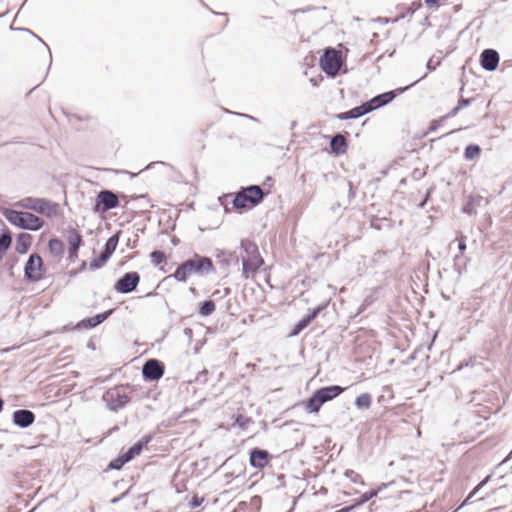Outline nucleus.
Returning a JSON list of instances; mask_svg holds the SVG:
<instances>
[{
  "label": "nucleus",
  "instance_id": "obj_41",
  "mask_svg": "<svg viewBox=\"0 0 512 512\" xmlns=\"http://www.w3.org/2000/svg\"><path fill=\"white\" fill-rule=\"evenodd\" d=\"M471 102H472L471 98H460L458 100L457 106H458V108L463 109V108L469 106Z\"/></svg>",
  "mask_w": 512,
  "mask_h": 512
},
{
  "label": "nucleus",
  "instance_id": "obj_18",
  "mask_svg": "<svg viewBox=\"0 0 512 512\" xmlns=\"http://www.w3.org/2000/svg\"><path fill=\"white\" fill-rule=\"evenodd\" d=\"M395 97V91H388L373 97L371 100L367 101V104L369 105L370 108H372L373 111L377 108L389 104Z\"/></svg>",
  "mask_w": 512,
  "mask_h": 512
},
{
  "label": "nucleus",
  "instance_id": "obj_26",
  "mask_svg": "<svg viewBox=\"0 0 512 512\" xmlns=\"http://www.w3.org/2000/svg\"><path fill=\"white\" fill-rule=\"evenodd\" d=\"M322 399L318 396L316 391L312 394V396L305 402V408L310 413H316L320 410L323 405Z\"/></svg>",
  "mask_w": 512,
  "mask_h": 512
},
{
  "label": "nucleus",
  "instance_id": "obj_43",
  "mask_svg": "<svg viewBox=\"0 0 512 512\" xmlns=\"http://www.w3.org/2000/svg\"><path fill=\"white\" fill-rule=\"evenodd\" d=\"M488 478H486L485 480H483L482 482H480L478 484V486L469 494V496L466 498V500L464 501V504L467 503L472 497L474 494H476V492L483 486L486 484Z\"/></svg>",
  "mask_w": 512,
  "mask_h": 512
},
{
  "label": "nucleus",
  "instance_id": "obj_10",
  "mask_svg": "<svg viewBox=\"0 0 512 512\" xmlns=\"http://www.w3.org/2000/svg\"><path fill=\"white\" fill-rule=\"evenodd\" d=\"M43 262L41 257L37 254H31L24 267L25 278L29 281L35 282L42 277Z\"/></svg>",
  "mask_w": 512,
  "mask_h": 512
},
{
  "label": "nucleus",
  "instance_id": "obj_44",
  "mask_svg": "<svg viewBox=\"0 0 512 512\" xmlns=\"http://www.w3.org/2000/svg\"><path fill=\"white\" fill-rule=\"evenodd\" d=\"M461 109L458 108V106L454 107L453 109H451L447 114H445L444 116H442V119H449V118H452L454 116H456L458 114V112L460 111Z\"/></svg>",
  "mask_w": 512,
  "mask_h": 512
},
{
  "label": "nucleus",
  "instance_id": "obj_1",
  "mask_svg": "<svg viewBox=\"0 0 512 512\" xmlns=\"http://www.w3.org/2000/svg\"><path fill=\"white\" fill-rule=\"evenodd\" d=\"M214 270V265L210 258L195 254L193 258L188 259L179 265L175 272L169 277H173L180 282H186L189 276L193 273L206 275L214 272Z\"/></svg>",
  "mask_w": 512,
  "mask_h": 512
},
{
  "label": "nucleus",
  "instance_id": "obj_42",
  "mask_svg": "<svg viewBox=\"0 0 512 512\" xmlns=\"http://www.w3.org/2000/svg\"><path fill=\"white\" fill-rule=\"evenodd\" d=\"M443 121H445V119H442V117H440L437 120H433L430 124L429 131L433 132L436 129H438V127L442 124Z\"/></svg>",
  "mask_w": 512,
  "mask_h": 512
},
{
  "label": "nucleus",
  "instance_id": "obj_45",
  "mask_svg": "<svg viewBox=\"0 0 512 512\" xmlns=\"http://www.w3.org/2000/svg\"><path fill=\"white\" fill-rule=\"evenodd\" d=\"M68 259L71 262H74L75 259L78 257V250H68Z\"/></svg>",
  "mask_w": 512,
  "mask_h": 512
},
{
  "label": "nucleus",
  "instance_id": "obj_32",
  "mask_svg": "<svg viewBox=\"0 0 512 512\" xmlns=\"http://www.w3.org/2000/svg\"><path fill=\"white\" fill-rule=\"evenodd\" d=\"M481 152V148L479 145L476 144H470L465 148L464 151V158L467 161L473 160L475 157L479 156Z\"/></svg>",
  "mask_w": 512,
  "mask_h": 512
},
{
  "label": "nucleus",
  "instance_id": "obj_16",
  "mask_svg": "<svg viewBox=\"0 0 512 512\" xmlns=\"http://www.w3.org/2000/svg\"><path fill=\"white\" fill-rule=\"evenodd\" d=\"M324 309V306H319L315 309H313L311 312H309L307 315H305L301 320L297 322V324L294 326L291 335L296 336L298 335L302 330H304L316 317L317 315Z\"/></svg>",
  "mask_w": 512,
  "mask_h": 512
},
{
  "label": "nucleus",
  "instance_id": "obj_29",
  "mask_svg": "<svg viewBox=\"0 0 512 512\" xmlns=\"http://www.w3.org/2000/svg\"><path fill=\"white\" fill-rule=\"evenodd\" d=\"M49 251L55 256H59L64 252V244L58 238L50 239L48 242Z\"/></svg>",
  "mask_w": 512,
  "mask_h": 512
},
{
  "label": "nucleus",
  "instance_id": "obj_4",
  "mask_svg": "<svg viewBox=\"0 0 512 512\" xmlns=\"http://www.w3.org/2000/svg\"><path fill=\"white\" fill-rule=\"evenodd\" d=\"M18 205L25 209L36 211L52 218L58 213V204L44 198L26 197L18 202Z\"/></svg>",
  "mask_w": 512,
  "mask_h": 512
},
{
  "label": "nucleus",
  "instance_id": "obj_31",
  "mask_svg": "<svg viewBox=\"0 0 512 512\" xmlns=\"http://www.w3.org/2000/svg\"><path fill=\"white\" fill-rule=\"evenodd\" d=\"M372 398L369 393L359 395L355 400V405L358 409H368L371 406Z\"/></svg>",
  "mask_w": 512,
  "mask_h": 512
},
{
  "label": "nucleus",
  "instance_id": "obj_49",
  "mask_svg": "<svg viewBox=\"0 0 512 512\" xmlns=\"http://www.w3.org/2000/svg\"><path fill=\"white\" fill-rule=\"evenodd\" d=\"M239 115L243 116V117H246V118H249V119H251V120H253L255 122H258V119L253 117V116H251V115H248V114H239Z\"/></svg>",
  "mask_w": 512,
  "mask_h": 512
},
{
  "label": "nucleus",
  "instance_id": "obj_20",
  "mask_svg": "<svg viewBox=\"0 0 512 512\" xmlns=\"http://www.w3.org/2000/svg\"><path fill=\"white\" fill-rule=\"evenodd\" d=\"M343 392V388L338 385L322 387L316 390L318 396L322 399L323 403L333 400Z\"/></svg>",
  "mask_w": 512,
  "mask_h": 512
},
{
  "label": "nucleus",
  "instance_id": "obj_53",
  "mask_svg": "<svg viewBox=\"0 0 512 512\" xmlns=\"http://www.w3.org/2000/svg\"><path fill=\"white\" fill-rule=\"evenodd\" d=\"M348 185H349L350 195L353 196L354 194H353V191H352V184H351V182H349Z\"/></svg>",
  "mask_w": 512,
  "mask_h": 512
},
{
  "label": "nucleus",
  "instance_id": "obj_15",
  "mask_svg": "<svg viewBox=\"0 0 512 512\" xmlns=\"http://www.w3.org/2000/svg\"><path fill=\"white\" fill-rule=\"evenodd\" d=\"M370 112H372V108H370L367 102H365L362 105L354 107L349 111L337 114L336 118L339 120L357 119Z\"/></svg>",
  "mask_w": 512,
  "mask_h": 512
},
{
  "label": "nucleus",
  "instance_id": "obj_47",
  "mask_svg": "<svg viewBox=\"0 0 512 512\" xmlns=\"http://www.w3.org/2000/svg\"><path fill=\"white\" fill-rule=\"evenodd\" d=\"M428 196H429V192H427L426 196L424 197V199L419 203V207L423 208L428 200Z\"/></svg>",
  "mask_w": 512,
  "mask_h": 512
},
{
  "label": "nucleus",
  "instance_id": "obj_3",
  "mask_svg": "<svg viewBox=\"0 0 512 512\" xmlns=\"http://www.w3.org/2000/svg\"><path fill=\"white\" fill-rule=\"evenodd\" d=\"M4 216L9 223L24 230L38 231L44 225V221L40 217L30 212L7 209Z\"/></svg>",
  "mask_w": 512,
  "mask_h": 512
},
{
  "label": "nucleus",
  "instance_id": "obj_34",
  "mask_svg": "<svg viewBox=\"0 0 512 512\" xmlns=\"http://www.w3.org/2000/svg\"><path fill=\"white\" fill-rule=\"evenodd\" d=\"M215 303L212 300H206L201 303L199 308V314L202 316H209L215 311Z\"/></svg>",
  "mask_w": 512,
  "mask_h": 512
},
{
  "label": "nucleus",
  "instance_id": "obj_21",
  "mask_svg": "<svg viewBox=\"0 0 512 512\" xmlns=\"http://www.w3.org/2000/svg\"><path fill=\"white\" fill-rule=\"evenodd\" d=\"M151 436H146L143 440L136 442L132 447H130L126 452H124V456L128 461H131L137 455H139L143 448L150 442Z\"/></svg>",
  "mask_w": 512,
  "mask_h": 512
},
{
  "label": "nucleus",
  "instance_id": "obj_9",
  "mask_svg": "<svg viewBox=\"0 0 512 512\" xmlns=\"http://www.w3.org/2000/svg\"><path fill=\"white\" fill-rule=\"evenodd\" d=\"M139 282L140 275L138 272H127L116 281L114 289L118 293L128 294L137 288Z\"/></svg>",
  "mask_w": 512,
  "mask_h": 512
},
{
  "label": "nucleus",
  "instance_id": "obj_27",
  "mask_svg": "<svg viewBox=\"0 0 512 512\" xmlns=\"http://www.w3.org/2000/svg\"><path fill=\"white\" fill-rule=\"evenodd\" d=\"M386 487V484H382L378 489L376 490H371V491H368V492H365L361 495V497L356 500L353 505L355 506V508H358L362 505H364L366 502H368L369 500H371L372 498L376 497L378 495V493L384 488Z\"/></svg>",
  "mask_w": 512,
  "mask_h": 512
},
{
  "label": "nucleus",
  "instance_id": "obj_2",
  "mask_svg": "<svg viewBox=\"0 0 512 512\" xmlns=\"http://www.w3.org/2000/svg\"><path fill=\"white\" fill-rule=\"evenodd\" d=\"M240 248L243 250L244 255L241 256L242 260V277L249 279L259 270L264 264V260L259 253L258 246L250 240H241Z\"/></svg>",
  "mask_w": 512,
  "mask_h": 512
},
{
  "label": "nucleus",
  "instance_id": "obj_24",
  "mask_svg": "<svg viewBox=\"0 0 512 512\" xmlns=\"http://www.w3.org/2000/svg\"><path fill=\"white\" fill-rule=\"evenodd\" d=\"M483 201L482 196H470L466 203L464 204L462 211L463 213L474 215L477 213L478 207L481 205Z\"/></svg>",
  "mask_w": 512,
  "mask_h": 512
},
{
  "label": "nucleus",
  "instance_id": "obj_48",
  "mask_svg": "<svg viewBox=\"0 0 512 512\" xmlns=\"http://www.w3.org/2000/svg\"><path fill=\"white\" fill-rule=\"evenodd\" d=\"M87 263L85 261L82 262L80 267L78 268V272H83L86 269Z\"/></svg>",
  "mask_w": 512,
  "mask_h": 512
},
{
  "label": "nucleus",
  "instance_id": "obj_35",
  "mask_svg": "<svg viewBox=\"0 0 512 512\" xmlns=\"http://www.w3.org/2000/svg\"><path fill=\"white\" fill-rule=\"evenodd\" d=\"M468 260L464 259L462 255H455L454 257V270L461 275L466 271Z\"/></svg>",
  "mask_w": 512,
  "mask_h": 512
},
{
  "label": "nucleus",
  "instance_id": "obj_28",
  "mask_svg": "<svg viewBox=\"0 0 512 512\" xmlns=\"http://www.w3.org/2000/svg\"><path fill=\"white\" fill-rule=\"evenodd\" d=\"M12 237L9 232H2L0 234V261L2 260L5 252L11 246Z\"/></svg>",
  "mask_w": 512,
  "mask_h": 512
},
{
  "label": "nucleus",
  "instance_id": "obj_6",
  "mask_svg": "<svg viewBox=\"0 0 512 512\" xmlns=\"http://www.w3.org/2000/svg\"><path fill=\"white\" fill-rule=\"evenodd\" d=\"M103 400L106 402V405L110 411L116 412L119 409L125 407L130 399L126 394L125 388L123 386H116L105 392L103 395Z\"/></svg>",
  "mask_w": 512,
  "mask_h": 512
},
{
  "label": "nucleus",
  "instance_id": "obj_30",
  "mask_svg": "<svg viewBox=\"0 0 512 512\" xmlns=\"http://www.w3.org/2000/svg\"><path fill=\"white\" fill-rule=\"evenodd\" d=\"M249 203L248 199L245 196L244 188L240 192L236 194L233 200V206L237 210H241L247 207V204Z\"/></svg>",
  "mask_w": 512,
  "mask_h": 512
},
{
  "label": "nucleus",
  "instance_id": "obj_54",
  "mask_svg": "<svg viewBox=\"0 0 512 512\" xmlns=\"http://www.w3.org/2000/svg\"><path fill=\"white\" fill-rule=\"evenodd\" d=\"M78 273H79V272H78V269H77V270H72V271L70 272V274H71L72 276H73V275H76V274H78Z\"/></svg>",
  "mask_w": 512,
  "mask_h": 512
},
{
  "label": "nucleus",
  "instance_id": "obj_14",
  "mask_svg": "<svg viewBox=\"0 0 512 512\" xmlns=\"http://www.w3.org/2000/svg\"><path fill=\"white\" fill-rule=\"evenodd\" d=\"M35 421V414L28 409H19L13 413V423L20 428H27Z\"/></svg>",
  "mask_w": 512,
  "mask_h": 512
},
{
  "label": "nucleus",
  "instance_id": "obj_46",
  "mask_svg": "<svg viewBox=\"0 0 512 512\" xmlns=\"http://www.w3.org/2000/svg\"><path fill=\"white\" fill-rule=\"evenodd\" d=\"M355 509H356L355 506L352 504L350 506H346V507H343V508H341L339 510H336L335 512H352Z\"/></svg>",
  "mask_w": 512,
  "mask_h": 512
},
{
  "label": "nucleus",
  "instance_id": "obj_13",
  "mask_svg": "<svg viewBox=\"0 0 512 512\" xmlns=\"http://www.w3.org/2000/svg\"><path fill=\"white\" fill-rule=\"evenodd\" d=\"M269 456L267 450L254 448L250 451L249 463L253 468L263 469L269 463Z\"/></svg>",
  "mask_w": 512,
  "mask_h": 512
},
{
  "label": "nucleus",
  "instance_id": "obj_8",
  "mask_svg": "<svg viewBox=\"0 0 512 512\" xmlns=\"http://www.w3.org/2000/svg\"><path fill=\"white\" fill-rule=\"evenodd\" d=\"M118 205L119 200L114 192L110 190H101L96 196L94 210L96 212H106L118 207Z\"/></svg>",
  "mask_w": 512,
  "mask_h": 512
},
{
  "label": "nucleus",
  "instance_id": "obj_23",
  "mask_svg": "<svg viewBox=\"0 0 512 512\" xmlns=\"http://www.w3.org/2000/svg\"><path fill=\"white\" fill-rule=\"evenodd\" d=\"M67 242L69 250H79L83 244L82 235L76 229L70 228L67 231Z\"/></svg>",
  "mask_w": 512,
  "mask_h": 512
},
{
  "label": "nucleus",
  "instance_id": "obj_55",
  "mask_svg": "<svg viewBox=\"0 0 512 512\" xmlns=\"http://www.w3.org/2000/svg\"><path fill=\"white\" fill-rule=\"evenodd\" d=\"M296 124H297V123H296V121H292V123H291V129H294V127L296 126Z\"/></svg>",
  "mask_w": 512,
  "mask_h": 512
},
{
  "label": "nucleus",
  "instance_id": "obj_33",
  "mask_svg": "<svg viewBox=\"0 0 512 512\" xmlns=\"http://www.w3.org/2000/svg\"><path fill=\"white\" fill-rule=\"evenodd\" d=\"M129 461L122 453L117 458L113 459L107 466V470H120Z\"/></svg>",
  "mask_w": 512,
  "mask_h": 512
},
{
  "label": "nucleus",
  "instance_id": "obj_50",
  "mask_svg": "<svg viewBox=\"0 0 512 512\" xmlns=\"http://www.w3.org/2000/svg\"><path fill=\"white\" fill-rule=\"evenodd\" d=\"M230 257L234 259L236 263L239 262V257L235 253H230Z\"/></svg>",
  "mask_w": 512,
  "mask_h": 512
},
{
  "label": "nucleus",
  "instance_id": "obj_7",
  "mask_svg": "<svg viewBox=\"0 0 512 512\" xmlns=\"http://www.w3.org/2000/svg\"><path fill=\"white\" fill-rule=\"evenodd\" d=\"M119 234L120 232H117L108 238L100 255L90 261L89 266L91 269H100L106 264V262L117 248L119 242Z\"/></svg>",
  "mask_w": 512,
  "mask_h": 512
},
{
  "label": "nucleus",
  "instance_id": "obj_22",
  "mask_svg": "<svg viewBox=\"0 0 512 512\" xmlns=\"http://www.w3.org/2000/svg\"><path fill=\"white\" fill-rule=\"evenodd\" d=\"M330 148L336 154H343L347 148V141L344 135L335 134L330 140Z\"/></svg>",
  "mask_w": 512,
  "mask_h": 512
},
{
  "label": "nucleus",
  "instance_id": "obj_38",
  "mask_svg": "<svg viewBox=\"0 0 512 512\" xmlns=\"http://www.w3.org/2000/svg\"><path fill=\"white\" fill-rule=\"evenodd\" d=\"M251 422L249 417L239 414L235 419V424L242 429H245L248 424Z\"/></svg>",
  "mask_w": 512,
  "mask_h": 512
},
{
  "label": "nucleus",
  "instance_id": "obj_12",
  "mask_svg": "<svg viewBox=\"0 0 512 512\" xmlns=\"http://www.w3.org/2000/svg\"><path fill=\"white\" fill-rule=\"evenodd\" d=\"M499 53L494 49H485L480 55L481 67L489 72L495 71L499 65Z\"/></svg>",
  "mask_w": 512,
  "mask_h": 512
},
{
  "label": "nucleus",
  "instance_id": "obj_40",
  "mask_svg": "<svg viewBox=\"0 0 512 512\" xmlns=\"http://www.w3.org/2000/svg\"><path fill=\"white\" fill-rule=\"evenodd\" d=\"M458 250H459L458 255H460V256L466 250V237L465 236H461L460 239L458 240Z\"/></svg>",
  "mask_w": 512,
  "mask_h": 512
},
{
  "label": "nucleus",
  "instance_id": "obj_11",
  "mask_svg": "<svg viewBox=\"0 0 512 512\" xmlns=\"http://www.w3.org/2000/svg\"><path fill=\"white\" fill-rule=\"evenodd\" d=\"M142 374L146 380H159L164 374V365L157 359H148L142 367Z\"/></svg>",
  "mask_w": 512,
  "mask_h": 512
},
{
  "label": "nucleus",
  "instance_id": "obj_5",
  "mask_svg": "<svg viewBox=\"0 0 512 512\" xmlns=\"http://www.w3.org/2000/svg\"><path fill=\"white\" fill-rule=\"evenodd\" d=\"M321 69L326 75L335 77L341 68V57L334 48H326L319 60Z\"/></svg>",
  "mask_w": 512,
  "mask_h": 512
},
{
  "label": "nucleus",
  "instance_id": "obj_51",
  "mask_svg": "<svg viewBox=\"0 0 512 512\" xmlns=\"http://www.w3.org/2000/svg\"><path fill=\"white\" fill-rule=\"evenodd\" d=\"M438 0H425V3L428 5H435Z\"/></svg>",
  "mask_w": 512,
  "mask_h": 512
},
{
  "label": "nucleus",
  "instance_id": "obj_52",
  "mask_svg": "<svg viewBox=\"0 0 512 512\" xmlns=\"http://www.w3.org/2000/svg\"><path fill=\"white\" fill-rule=\"evenodd\" d=\"M365 308H366V307H365V305H364V304H363V305H361V306L358 308L357 314L362 313V312L365 310Z\"/></svg>",
  "mask_w": 512,
  "mask_h": 512
},
{
  "label": "nucleus",
  "instance_id": "obj_25",
  "mask_svg": "<svg viewBox=\"0 0 512 512\" xmlns=\"http://www.w3.org/2000/svg\"><path fill=\"white\" fill-rule=\"evenodd\" d=\"M32 241V236L28 233H21L16 240L15 249L19 254L27 253Z\"/></svg>",
  "mask_w": 512,
  "mask_h": 512
},
{
  "label": "nucleus",
  "instance_id": "obj_17",
  "mask_svg": "<svg viewBox=\"0 0 512 512\" xmlns=\"http://www.w3.org/2000/svg\"><path fill=\"white\" fill-rule=\"evenodd\" d=\"M244 193L249 201V204L256 206L261 203L266 195L263 189L258 185H251L244 188Z\"/></svg>",
  "mask_w": 512,
  "mask_h": 512
},
{
  "label": "nucleus",
  "instance_id": "obj_37",
  "mask_svg": "<svg viewBox=\"0 0 512 512\" xmlns=\"http://www.w3.org/2000/svg\"><path fill=\"white\" fill-rule=\"evenodd\" d=\"M150 258H151V262L155 266H157V265L161 264L166 259V256L163 251L154 250L150 253Z\"/></svg>",
  "mask_w": 512,
  "mask_h": 512
},
{
  "label": "nucleus",
  "instance_id": "obj_36",
  "mask_svg": "<svg viewBox=\"0 0 512 512\" xmlns=\"http://www.w3.org/2000/svg\"><path fill=\"white\" fill-rule=\"evenodd\" d=\"M344 474H345V476H346V477H347L351 482H353V483H355V484H360V485H362V486H364V485H365V482H364V480H363L362 476H361L359 473L355 472L354 470H350V469H348V470H346V471H345V473H344Z\"/></svg>",
  "mask_w": 512,
  "mask_h": 512
},
{
  "label": "nucleus",
  "instance_id": "obj_39",
  "mask_svg": "<svg viewBox=\"0 0 512 512\" xmlns=\"http://www.w3.org/2000/svg\"><path fill=\"white\" fill-rule=\"evenodd\" d=\"M204 501V498L203 497H199L197 495H195L189 502V506L191 508H197L199 507Z\"/></svg>",
  "mask_w": 512,
  "mask_h": 512
},
{
  "label": "nucleus",
  "instance_id": "obj_19",
  "mask_svg": "<svg viewBox=\"0 0 512 512\" xmlns=\"http://www.w3.org/2000/svg\"><path fill=\"white\" fill-rule=\"evenodd\" d=\"M113 310H107L103 313L97 314L93 317H89L86 319H83L79 324L78 327L91 329L98 325H100L102 322H104L111 314Z\"/></svg>",
  "mask_w": 512,
  "mask_h": 512
}]
</instances>
